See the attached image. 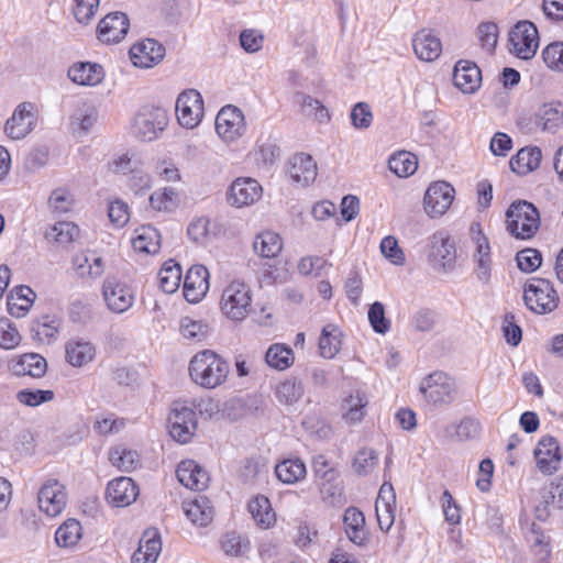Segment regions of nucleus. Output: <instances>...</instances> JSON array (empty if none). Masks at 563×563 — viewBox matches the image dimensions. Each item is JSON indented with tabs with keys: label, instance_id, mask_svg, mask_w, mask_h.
<instances>
[{
	"label": "nucleus",
	"instance_id": "nucleus-1",
	"mask_svg": "<svg viewBox=\"0 0 563 563\" xmlns=\"http://www.w3.org/2000/svg\"><path fill=\"white\" fill-rule=\"evenodd\" d=\"M188 371L194 383L203 388L213 389L227 380L230 365L218 353L203 350L191 358Z\"/></svg>",
	"mask_w": 563,
	"mask_h": 563
},
{
	"label": "nucleus",
	"instance_id": "nucleus-2",
	"mask_svg": "<svg viewBox=\"0 0 563 563\" xmlns=\"http://www.w3.org/2000/svg\"><path fill=\"white\" fill-rule=\"evenodd\" d=\"M507 230L517 239L527 240L536 235L540 227V212L527 200L514 201L506 212Z\"/></svg>",
	"mask_w": 563,
	"mask_h": 563
},
{
	"label": "nucleus",
	"instance_id": "nucleus-3",
	"mask_svg": "<svg viewBox=\"0 0 563 563\" xmlns=\"http://www.w3.org/2000/svg\"><path fill=\"white\" fill-rule=\"evenodd\" d=\"M419 391L430 406L441 408L451 405L455 400L457 387L453 377L444 372L437 371L421 380Z\"/></svg>",
	"mask_w": 563,
	"mask_h": 563
},
{
	"label": "nucleus",
	"instance_id": "nucleus-4",
	"mask_svg": "<svg viewBox=\"0 0 563 563\" xmlns=\"http://www.w3.org/2000/svg\"><path fill=\"white\" fill-rule=\"evenodd\" d=\"M523 301L532 312L545 314L558 307L559 296L548 279L532 277L523 286Z\"/></svg>",
	"mask_w": 563,
	"mask_h": 563
},
{
	"label": "nucleus",
	"instance_id": "nucleus-5",
	"mask_svg": "<svg viewBox=\"0 0 563 563\" xmlns=\"http://www.w3.org/2000/svg\"><path fill=\"white\" fill-rule=\"evenodd\" d=\"M169 434L179 443L191 440L197 429L196 412L186 401H174L168 416Z\"/></svg>",
	"mask_w": 563,
	"mask_h": 563
},
{
	"label": "nucleus",
	"instance_id": "nucleus-6",
	"mask_svg": "<svg viewBox=\"0 0 563 563\" xmlns=\"http://www.w3.org/2000/svg\"><path fill=\"white\" fill-rule=\"evenodd\" d=\"M251 300L249 286L234 280L223 290L221 309L230 319L242 320L251 309Z\"/></svg>",
	"mask_w": 563,
	"mask_h": 563
},
{
	"label": "nucleus",
	"instance_id": "nucleus-7",
	"mask_svg": "<svg viewBox=\"0 0 563 563\" xmlns=\"http://www.w3.org/2000/svg\"><path fill=\"white\" fill-rule=\"evenodd\" d=\"M509 51L521 59L532 58L539 46L537 26L530 21H519L509 33Z\"/></svg>",
	"mask_w": 563,
	"mask_h": 563
},
{
	"label": "nucleus",
	"instance_id": "nucleus-8",
	"mask_svg": "<svg viewBox=\"0 0 563 563\" xmlns=\"http://www.w3.org/2000/svg\"><path fill=\"white\" fill-rule=\"evenodd\" d=\"M167 112L158 107L143 108L135 117L133 133L141 141H153L167 125Z\"/></svg>",
	"mask_w": 563,
	"mask_h": 563
},
{
	"label": "nucleus",
	"instance_id": "nucleus-9",
	"mask_svg": "<svg viewBox=\"0 0 563 563\" xmlns=\"http://www.w3.org/2000/svg\"><path fill=\"white\" fill-rule=\"evenodd\" d=\"M176 114L181 126L196 128L203 117V100L200 92L188 89L179 93L176 100Z\"/></svg>",
	"mask_w": 563,
	"mask_h": 563
},
{
	"label": "nucleus",
	"instance_id": "nucleus-10",
	"mask_svg": "<svg viewBox=\"0 0 563 563\" xmlns=\"http://www.w3.org/2000/svg\"><path fill=\"white\" fill-rule=\"evenodd\" d=\"M455 242L445 233H434L430 242L429 262L434 269L450 272L455 267Z\"/></svg>",
	"mask_w": 563,
	"mask_h": 563
},
{
	"label": "nucleus",
	"instance_id": "nucleus-11",
	"mask_svg": "<svg viewBox=\"0 0 563 563\" xmlns=\"http://www.w3.org/2000/svg\"><path fill=\"white\" fill-rule=\"evenodd\" d=\"M243 112L234 106L223 107L216 118V130L218 135L227 141L233 142L245 132Z\"/></svg>",
	"mask_w": 563,
	"mask_h": 563
},
{
	"label": "nucleus",
	"instance_id": "nucleus-12",
	"mask_svg": "<svg viewBox=\"0 0 563 563\" xmlns=\"http://www.w3.org/2000/svg\"><path fill=\"white\" fill-rule=\"evenodd\" d=\"M454 191V188L446 181L431 184L423 198L426 212L431 218L443 216L453 202Z\"/></svg>",
	"mask_w": 563,
	"mask_h": 563
},
{
	"label": "nucleus",
	"instance_id": "nucleus-13",
	"mask_svg": "<svg viewBox=\"0 0 563 563\" xmlns=\"http://www.w3.org/2000/svg\"><path fill=\"white\" fill-rule=\"evenodd\" d=\"M102 295L107 307L114 313L129 310L134 301L130 287L115 277H107L102 285Z\"/></svg>",
	"mask_w": 563,
	"mask_h": 563
},
{
	"label": "nucleus",
	"instance_id": "nucleus-14",
	"mask_svg": "<svg viewBox=\"0 0 563 563\" xmlns=\"http://www.w3.org/2000/svg\"><path fill=\"white\" fill-rule=\"evenodd\" d=\"M66 499L65 487L57 479L47 481L37 494L38 508L48 517L60 515L66 507Z\"/></svg>",
	"mask_w": 563,
	"mask_h": 563
},
{
	"label": "nucleus",
	"instance_id": "nucleus-15",
	"mask_svg": "<svg viewBox=\"0 0 563 563\" xmlns=\"http://www.w3.org/2000/svg\"><path fill=\"white\" fill-rule=\"evenodd\" d=\"M35 123L33 104L23 102L15 108L13 114L7 120L4 132L11 140H22L34 130Z\"/></svg>",
	"mask_w": 563,
	"mask_h": 563
},
{
	"label": "nucleus",
	"instance_id": "nucleus-16",
	"mask_svg": "<svg viewBox=\"0 0 563 563\" xmlns=\"http://www.w3.org/2000/svg\"><path fill=\"white\" fill-rule=\"evenodd\" d=\"M534 457L538 468L545 475H551L560 468L562 455L555 438L544 435L534 449Z\"/></svg>",
	"mask_w": 563,
	"mask_h": 563
},
{
	"label": "nucleus",
	"instance_id": "nucleus-17",
	"mask_svg": "<svg viewBox=\"0 0 563 563\" xmlns=\"http://www.w3.org/2000/svg\"><path fill=\"white\" fill-rule=\"evenodd\" d=\"M166 49L154 38H145L130 48V58L134 66L150 68L163 60Z\"/></svg>",
	"mask_w": 563,
	"mask_h": 563
},
{
	"label": "nucleus",
	"instance_id": "nucleus-18",
	"mask_svg": "<svg viewBox=\"0 0 563 563\" xmlns=\"http://www.w3.org/2000/svg\"><path fill=\"white\" fill-rule=\"evenodd\" d=\"M139 494L135 482L131 477L121 476L109 482L106 499L114 507H126L136 500Z\"/></svg>",
	"mask_w": 563,
	"mask_h": 563
},
{
	"label": "nucleus",
	"instance_id": "nucleus-19",
	"mask_svg": "<svg viewBox=\"0 0 563 563\" xmlns=\"http://www.w3.org/2000/svg\"><path fill=\"white\" fill-rule=\"evenodd\" d=\"M129 27L130 22L125 13H109L98 24V38L103 43H119L128 34Z\"/></svg>",
	"mask_w": 563,
	"mask_h": 563
},
{
	"label": "nucleus",
	"instance_id": "nucleus-20",
	"mask_svg": "<svg viewBox=\"0 0 563 563\" xmlns=\"http://www.w3.org/2000/svg\"><path fill=\"white\" fill-rule=\"evenodd\" d=\"M262 186L253 178H238L230 186L228 202L241 208L257 201L262 196Z\"/></svg>",
	"mask_w": 563,
	"mask_h": 563
},
{
	"label": "nucleus",
	"instance_id": "nucleus-21",
	"mask_svg": "<svg viewBox=\"0 0 563 563\" xmlns=\"http://www.w3.org/2000/svg\"><path fill=\"white\" fill-rule=\"evenodd\" d=\"M209 289V272L203 265L191 266L184 279V296L189 302H198Z\"/></svg>",
	"mask_w": 563,
	"mask_h": 563
},
{
	"label": "nucleus",
	"instance_id": "nucleus-22",
	"mask_svg": "<svg viewBox=\"0 0 563 563\" xmlns=\"http://www.w3.org/2000/svg\"><path fill=\"white\" fill-rule=\"evenodd\" d=\"M454 85L464 93H474L482 82L479 67L470 60H459L453 69Z\"/></svg>",
	"mask_w": 563,
	"mask_h": 563
},
{
	"label": "nucleus",
	"instance_id": "nucleus-23",
	"mask_svg": "<svg viewBox=\"0 0 563 563\" xmlns=\"http://www.w3.org/2000/svg\"><path fill=\"white\" fill-rule=\"evenodd\" d=\"M176 476L181 485L192 490H203L209 483L208 473L194 460L179 463Z\"/></svg>",
	"mask_w": 563,
	"mask_h": 563
},
{
	"label": "nucleus",
	"instance_id": "nucleus-24",
	"mask_svg": "<svg viewBox=\"0 0 563 563\" xmlns=\"http://www.w3.org/2000/svg\"><path fill=\"white\" fill-rule=\"evenodd\" d=\"M412 47L416 56L422 62H433L442 52L440 38L426 29L413 35Z\"/></svg>",
	"mask_w": 563,
	"mask_h": 563
},
{
	"label": "nucleus",
	"instance_id": "nucleus-25",
	"mask_svg": "<svg viewBox=\"0 0 563 563\" xmlns=\"http://www.w3.org/2000/svg\"><path fill=\"white\" fill-rule=\"evenodd\" d=\"M288 174L295 183L307 186L317 177V164L308 154H295L289 159Z\"/></svg>",
	"mask_w": 563,
	"mask_h": 563
},
{
	"label": "nucleus",
	"instance_id": "nucleus-26",
	"mask_svg": "<svg viewBox=\"0 0 563 563\" xmlns=\"http://www.w3.org/2000/svg\"><path fill=\"white\" fill-rule=\"evenodd\" d=\"M162 551L159 533L155 529L146 530L132 555V563H155Z\"/></svg>",
	"mask_w": 563,
	"mask_h": 563
},
{
	"label": "nucleus",
	"instance_id": "nucleus-27",
	"mask_svg": "<svg viewBox=\"0 0 563 563\" xmlns=\"http://www.w3.org/2000/svg\"><path fill=\"white\" fill-rule=\"evenodd\" d=\"M345 533L351 542L356 545H365L368 541L365 530V516L356 507H349L343 515Z\"/></svg>",
	"mask_w": 563,
	"mask_h": 563
},
{
	"label": "nucleus",
	"instance_id": "nucleus-28",
	"mask_svg": "<svg viewBox=\"0 0 563 563\" xmlns=\"http://www.w3.org/2000/svg\"><path fill=\"white\" fill-rule=\"evenodd\" d=\"M69 79L81 86H97L104 77L103 68L99 64L79 62L69 67Z\"/></svg>",
	"mask_w": 563,
	"mask_h": 563
},
{
	"label": "nucleus",
	"instance_id": "nucleus-29",
	"mask_svg": "<svg viewBox=\"0 0 563 563\" xmlns=\"http://www.w3.org/2000/svg\"><path fill=\"white\" fill-rule=\"evenodd\" d=\"M60 320L55 314H42L31 323L30 331L34 341L52 343L57 339Z\"/></svg>",
	"mask_w": 563,
	"mask_h": 563
},
{
	"label": "nucleus",
	"instance_id": "nucleus-30",
	"mask_svg": "<svg viewBox=\"0 0 563 563\" xmlns=\"http://www.w3.org/2000/svg\"><path fill=\"white\" fill-rule=\"evenodd\" d=\"M11 369L16 376L41 378L47 371V362L37 353H25L12 364Z\"/></svg>",
	"mask_w": 563,
	"mask_h": 563
},
{
	"label": "nucleus",
	"instance_id": "nucleus-31",
	"mask_svg": "<svg viewBox=\"0 0 563 563\" xmlns=\"http://www.w3.org/2000/svg\"><path fill=\"white\" fill-rule=\"evenodd\" d=\"M66 361L74 367L89 364L96 355L95 346L81 339H71L65 344Z\"/></svg>",
	"mask_w": 563,
	"mask_h": 563
},
{
	"label": "nucleus",
	"instance_id": "nucleus-32",
	"mask_svg": "<svg viewBox=\"0 0 563 563\" xmlns=\"http://www.w3.org/2000/svg\"><path fill=\"white\" fill-rule=\"evenodd\" d=\"M34 299L35 292L29 286H16L8 295V312L12 317L22 318L30 310Z\"/></svg>",
	"mask_w": 563,
	"mask_h": 563
},
{
	"label": "nucleus",
	"instance_id": "nucleus-33",
	"mask_svg": "<svg viewBox=\"0 0 563 563\" xmlns=\"http://www.w3.org/2000/svg\"><path fill=\"white\" fill-rule=\"evenodd\" d=\"M186 517L200 527H206L213 519V508L210 500L205 496H198L194 500L184 503Z\"/></svg>",
	"mask_w": 563,
	"mask_h": 563
},
{
	"label": "nucleus",
	"instance_id": "nucleus-34",
	"mask_svg": "<svg viewBox=\"0 0 563 563\" xmlns=\"http://www.w3.org/2000/svg\"><path fill=\"white\" fill-rule=\"evenodd\" d=\"M541 158L542 153L539 147H523L511 157L509 165L514 173L527 175L540 166Z\"/></svg>",
	"mask_w": 563,
	"mask_h": 563
},
{
	"label": "nucleus",
	"instance_id": "nucleus-35",
	"mask_svg": "<svg viewBox=\"0 0 563 563\" xmlns=\"http://www.w3.org/2000/svg\"><path fill=\"white\" fill-rule=\"evenodd\" d=\"M536 123L542 131L554 133L563 122V104L561 102L543 103L536 113Z\"/></svg>",
	"mask_w": 563,
	"mask_h": 563
},
{
	"label": "nucleus",
	"instance_id": "nucleus-36",
	"mask_svg": "<svg viewBox=\"0 0 563 563\" xmlns=\"http://www.w3.org/2000/svg\"><path fill=\"white\" fill-rule=\"evenodd\" d=\"M132 245L136 252L155 254L161 249V234L154 227L143 225L136 230Z\"/></svg>",
	"mask_w": 563,
	"mask_h": 563
},
{
	"label": "nucleus",
	"instance_id": "nucleus-37",
	"mask_svg": "<svg viewBox=\"0 0 563 563\" xmlns=\"http://www.w3.org/2000/svg\"><path fill=\"white\" fill-rule=\"evenodd\" d=\"M342 332L335 324H327L321 331L319 350L322 357L333 358L341 350Z\"/></svg>",
	"mask_w": 563,
	"mask_h": 563
},
{
	"label": "nucleus",
	"instance_id": "nucleus-38",
	"mask_svg": "<svg viewBox=\"0 0 563 563\" xmlns=\"http://www.w3.org/2000/svg\"><path fill=\"white\" fill-rule=\"evenodd\" d=\"M109 461L121 472H132L140 465V455L134 450L117 445L110 449Z\"/></svg>",
	"mask_w": 563,
	"mask_h": 563
},
{
	"label": "nucleus",
	"instance_id": "nucleus-39",
	"mask_svg": "<svg viewBox=\"0 0 563 563\" xmlns=\"http://www.w3.org/2000/svg\"><path fill=\"white\" fill-rule=\"evenodd\" d=\"M306 465L300 459H287L278 463L275 474L285 484H294L306 476Z\"/></svg>",
	"mask_w": 563,
	"mask_h": 563
},
{
	"label": "nucleus",
	"instance_id": "nucleus-40",
	"mask_svg": "<svg viewBox=\"0 0 563 563\" xmlns=\"http://www.w3.org/2000/svg\"><path fill=\"white\" fill-rule=\"evenodd\" d=\"M253 249L262 257L273 258L277 256L283 249L282 239L275 232H262L255 238Z\"/></svg>",
	"mask_w": 563,
	"mask_h": 563
},
{
	"label": "nucleus",
	"instance_id": "nucleus-41",
	"mask_svg": "<svg viewBox=\"0 0 563 563\" xmlns=\"http://www.w3.org/2000/svg\"><path fill=\"white\" fill-rule=\"evenodd\" d=\"M181 267L173 260L167 261L158 272L161 289L166 294H174L181 282Z\"/></svg>",
	"mask_w": 563,
	"mask_h": 563
},
{
	"label": "nucleus",
	"instance_id": "nucleus-42",
	"mask_svg": "<svg viewBox=\"0 0 563 563\" xmlns=\"http://www.w3.org/2000/svg\"><path fill=\"white\" fill-rule=\"evenodd\" d=\"M368 400L365 394L356 391L355 394L350 395L347 398L343 400L342 409L345 411L343 418L350 424H355L362 421L365 416L364 408L366 407Z\"/></svg>",
	"mask_w": 563,
	"mask_h": 563
},
{
	"label": "nucleus",
	"instance_id": "nucleus-43",
	"mask_svg": "<svg viewBox=\"0 0 563 563\" xmlns=\"http://www.w3.org/2000/svg\"><path fill=\"white\" fill-rule=\"evenodd\" d=\"M294 101L300 107L303 115L316 119L319 122L329 120L328 109L317 99L303 92H296Z\"/></svg>",
	"mask_w": 563,
	"mask_h": 563
},
{
	"label": "nucleus",
	"instance_id": "nucleus-44",
	"mask_svg": "<svg viewBox=\"0 0 563 563\" xmlns=\"http://www.w3.org/2000/svg\"><path fill=\"white\" fill-rule=\"evenodd\" d=\"M221 549L228 556L245 558L251 550V544L247 538L233 531L222 537Z\"/></svg>",
	"mask_w": 563,
	"mask_h": 563
},
{
	"label": "nucleus",
	"instance_id": "nucleus-45",
	"mask_svg": "<svg viewBox=\"0 0 563 563\" xmlns=\"http://www.w3.org/2000/svg\"><path fill=\"white\" fill-rule=\"evenodd\" d=\"M81 539V526L76 519H68L55 532V541L60 548H70Z\"/></svg>",
	"mask_w": 563,
	"mask_h": 563
},
{
	"label": "nucleus",
	"instance_id": "nucleus-46",
	"mask_svg": "<svg viewBox=\"0 0 563 563\" xmlns=\"http://www.w3.org/2000/svg\"><path fill=\"white\" fill-rule=\"evenodd\" d=\"M79 235V228L74 222L62 221L55 223L45 232V239L58 244H68Z\"/></svg>",
	"mask_w": 563,
	"mask_h": 563
},
{
	"label": "nucleus",
	"instance_id": "nucleus-47",
	"mask_svg": "<svg viewBox=\"0 0 563 563\" xmlns=\"http://www.w3.org/2000/svg\"><path fill=\"white\" fill-rule=\"evenodd\" d=\"M265 361L268 366L278 371H284L294 363V353L288 346L283 344H273L266 351Z\"/></svg>",
	"mask_w": 563,
	"mask_h": 563
},
{
	"label": "nucleus",
	"instance_id": "nucleus-48",
	"mask_svg": "<svg viewBox=\"0 0 563 563\" xmlns=\"http://www.w3.org/2000/svg\"><path fill=\"white\" fill-rule=\"evenodd\" d=\"M417 157L406 151L394 154L388 161L389 169L398 177H408L417 169Z\"/></svg>",
	"mask_w": 563,
	"mask_h": 563
},
{
	"label": "nucleus",
	"instance_id": "nucleus-49",
	"mask_svg": "<svg viewBox=\"0 0 563 563\" xmlns=\"http://www.w3.org/2000/svg\"><path fill=\"white\" fill-rule=\"evenodd\" d=\"M249 511L254 520L267 528L274 520V512L272 511L271 503L265 496H257L249 503Z\"/></svg>",
	"mask_w": 563,
	"mask_h": 563
},
{
	"label": "nucleus",
	"instance_id": "nucleus-50",
	"mask_svg": "<svg viewBox=\"0 0 563 563\" xmlns=\"http://www.w3.org/2000/svg\"><path fill=\"white\" fill-rule=\"evenodd\" d=\"M275 394L279 402L291 405L302 396V386L295 379H287L277 385Z\"/></svg>",
	"mask_w": 563,
	"mask_h": 563
},
{
	"label": "nucleus",
	"instance_id": "nucleus-51",
	"mask_svg": "<svg viewBox=\"0 0 563 563\" xmlns=\"http://www.w3.org/2000/svg\"><path fill=\"white\" fill-rule=\"evenodd\" d=\"M21 342V335L15 324L8 318H0V347L11 350Z\"/></svg>",
	"mask_w": 563,
	"mask_h": 563
},
{
	"label": "nucleus",
	"instance_id": "nucleus-52",
	"mask_svg": "<svg viewBox=\"0 0 563 563\" xmlns=\"http://www.w3.org/2000/svg\"><path fill=\"white\" fill-rule=\"evenodd\" d=\"M517 266L523 273H533L542 264V255L537 249H523L516 255Z\"/></svg>",
	"mask_w": 563,
	"mask_h": 563
},
{
	"label": "nucleus",
	"instance_id": "nucleus-53",
	"mask_svg": "<svg viewBox=\"0 0 563 563\" xmlns=\"http://www.w3.org/2000/svg\"><path fill=\"white\" fill-rule=\"evenodd\" d=\"M99 4L100 0H75L73 13L76 21L88 25L95 19Z\"/></svg>",
	"mask_w": 563,
	"mask_h": 563
},
{
	"label": "nucleus",
	"instance_id": "nucleus-54",
	"mask_svg": "<svg viewBox=\"0 0 563 563\" xmlns=\"http://www.w3.org/2000/svg\"><path fill=\"white\" fill-rule=\"evenodd\" d=\"M368 321L376 333L385 334L390 329V321L385 316V307L382 302L375 301L368 309Z\"/></svg>",
	"mask_w": 563,
	"mask_h": 563
},
{
	"label": "nucleus",
	"instance_id": "nucleus-55",
	"mask_svg": "<svg viewBox=\"0 0 563 563\" xmlns=\"http://www.w3.org/2000/svg\"><path fill=\"white\" fill-rule=\"evenodd\" d=\"M53 390H43V389H22L18 391L16 399L19 402L29 406L36 407L44 402L51 401L54 399Z\"/></svg>",
	"mask_w": 563,
	"mask_h": 563
},
{
	"label": "nucleus",
	"instance_id": "nucleus-56",
	"mask_svg": "<svg viewBox=\"0 0 563 563\" xmlns=\"http://www.w3.org/2000/svg\"><path fill=\"white\" fill-rule=\"evenodd\" d=\"M208 331V325L200 320L186 317L180 322V332L186 339L201 341L207 336Z\"/></svg>",
	"mask_w": 563,
	"mask_h": 563
},
{
	"label": "nucleus",
	"instance_id": "nucleus-57",
	"mask_svg": "<svg viewBox=\"0 0 563 563\" xmlns=\"http://www.w3.org/2000/svg\"><path fill=\"white\" fill-rule=\"evenodd\" d=\"M378 461L377 454L372 449L360 450L353 462L354 470L357 474H368L376 465Z\"/></svg>",
	"mask_w": 563,
	"mask_h": 563
},
{
	"label": "nucleus",
	"instance_id": "nucleus-58",
	"mask_svg": "<svg viewBox=\"0 0 563 563\" xmlns=\"http://www.w3.org/2000/svg\"><path fill=\"white\" fill-rule=\"evenodd\" d=\"M471 232L473 234V241L476 244L473 260H492L490 245L488 239L482 232L479 223H473L471 225Z\"/></svg>",
	"mask_w": 563,
	"mask_h": 563
},
{
	"label": "nucleus",
	"instance_id": "nucleus-59",
	"mask_svg": "<svg viewBox=\"0 0 563 563\" xmlns=\"http://www.w3.org/2000/svg\"><path fill=\"white\" fill-rule=\"evenodd\" d=\"M542 57L548 67L563 71V42L549 44L543 49Z\"/></svg>",
	"mask_w": 563,
	"mask_h": 563
},
{
	"label": "nucleus",
	"instance_id": "nucleus-60",
	"mask_svg": "<svg viewBox=\"0 0 563 563\" xmlns=\"http://www.w3.org/2000/svg\"><path fill=\"white\" fill-rule=\"evenodd\" d=\"M382 254L395 265H402L405 262V255L398 245L396 238L388 235L385 236L380 242Z\"/></svg>",
	"mask_w": 563,
	"mask_h": 563
},
{
	"label": "nucleus",
	"instance_id": "nucleus-61",
	"mask_svg": "<svg viewBox=\"0 0 563 563\" xmlns=\"http://www.w3.org/2000/svg\"><path fill=\"white\" fill-rule=\"evenodd\" d=\"M552 509H558L555 500V490H550L549 486L541 492V499L536 506V517L540 521H545Z\"/></svg>",
	"mask_w": 563,
	"mask_h": 563
},
{
	"label": "nucleus",
	"instance_id": "nucleus-62",
	"mask_svg": "<svg viewBox=\"0 0 563 563\" xmlns=\"http://www.w3.org/2000/svg\"><path fill=\"white\" fill-rule=\"evenodd\" d=\"M478 38L484 49L492 53L498 40V26L493 22L482 23L478 26Z\"/></svg>",
	"mask_w": 563,
	"mask_h": 563
},
{
	"label": "nucleus",
	"instance_id": "nucleus-63",
	"mask_svg": "<svg viewBox=\"0 0 563 563\" xmlns=\"http://www.w3.org/2000/svg\"><path fill=\"white\" fill-rule=\"evenodd\" d=\"M350 117L355 129H367L373 121L371 107L366 102H357L353 107Z\"/></svg>",
	"mask_w": 563,
	"mask_h": 563
},
{
	"label": "nucleus",
	"instance_id": "nucleus-64",
	"mask_svg": "<svg viewBox=\"0 0 563 563\" xmlns=\"http://www.w3.org/2000/svg\"><path fill=\"white\" fill-rule=\"evenodd\" d=\"M51 208L58 213H66L71 209L73 196L64 188L52 191L48 199Z\"/></svg>",
	"mask_w": 563,
	"mask_h": 563
}]
</instances>
